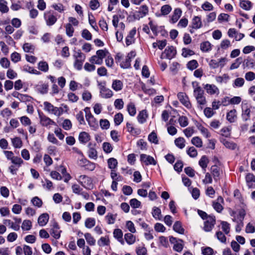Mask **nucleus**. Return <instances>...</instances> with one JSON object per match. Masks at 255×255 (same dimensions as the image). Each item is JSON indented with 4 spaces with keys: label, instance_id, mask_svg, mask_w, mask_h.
Wrapping results in <instances>:
<instances>
[{
    "label": "nucleus",
    "instance_id": "44",
    "mask_svg": "<svg viewBox=\"0 0 255 255\" xmlns=\"http://www.w3.org/2000/svg\"><path fill=\"white\" fill-rule=\"evenodd\" d=\"M191 143L197 147H201L203 146V142L201 138L195 136L191 139Z\"/></svg>",
    "mask_w": 255,
    "mask_h": 255
},
{
    "label": "nucleus",
    "instance_id": "3",
    "mask_svg": "<svg viewBox=\"0 0 255 255\" xmlns=\"http://www.w3.org/2000/svg\"><path fill=\"white\" fill-rule=\"evenodd\" d=\"M75 61L74 67L78 70H81L82 69L83 64L86 59V55L83 53L80 49L77 51H74L73 55Z\"/></svg>",
    "mask_w": 255,
    "mask_h": 255
},
{
    "label": "nucleus",
    "instance_id": "1",
    "mask_svg": "<svg viewBox=\"0 0 255 255\" xmlns=\"http://www.w3.org/2000/svg\"><path fill=\"white\" fill-rule=\"evenodd\" d=\"M192 86L194 88L193 95L197 103L200 106L202 109V106H204L206 104L207 101L206 98L204 96V92L199 85V83L196 82H192Z\"/></svg>",
    "mask_w": 255,
    "mask_h": 255
},
{
    "label": "nucleus",
    "instance_id": "13",
    "mask_svg": "<svg viewBox=\"0 0 255 255\" xmlns=\"http://www.w3.org/2000/svg\"><path fill=\"white\" fill-rule=\"evenodd\" d=\"M177 97L180 102L186 108H190L191 107V103L185 93L179 92L177 94Z\"/></svg>",
    "mask_w": 255,
    "mask_h": 255
},
{
    "label": "nucleus",
    "instance_id": "53",
    "mask_svg": "<svg viewBox=\"0 0 255 255\" xmlns=\"http://www.w3.org/2000/svg\"><path fill=\"white\" fill-rule=\"evenodd\" d=\"M124 117L122 113H119L114 116V122L116 126L120 125L123 121Z\"/></svg>",
    "mask_w": 255,
    "mask_h": 255
},
{
    "label": "nucleus",
    "instance_id": "62",
    "mask_svg": "<svg viewBox=\"0 0 255 255\" xmlns=\"http://www.w3.org/2000/svg\"><path fill=\"white\" fill-rule=\"evenodd\" d=\"M124 102L122 99H116L114 102V106L118 110H121L124 108Z\"/></svg>",
    "mask_w": 255,
    "mask_h": 255
},
{
    "label": "nucleus",
    "instance_id": "7",
    "mask_svg": "<svg viewBox=\"0 0 255 255\" xmlns=\"http://www.w3.org/2000/svg\"><path fill=\"white\" fill-rule=\"evenodd\" d=\"M176 54L175 48L173 46H168L162 53L160 58L171 59L173 58Z\"/></svg>",
    "mask_w": 255,
    "mask_h": 255
},
{
    "label": "nucleus",
    "instance_id": "23",
    "mask_svg": "<svg viewBox=\"0 0 255 255\" xmlns=\"http://www.w3.org/2000/svg\"><path fill=\"white\" fill-rule=\"evenodd\" d=\"M36 90L41 94H46L48 93L49 85L47 83H41L36 86Z\"/></svg>",
    "mask_w": 255,
    "mask_h": 255
},
{
    "label": "nucleus",
    "instance_id": "49",
    "mask_svg": "<svg viewBox=\"0 0 255 255\" xmlns=\"http://www.w3.org/2000/svg\"><path fill=\"white\" fill-rule=\"evenodd\" d=\"M152 214L156 220L161 219V210L159 208L154 207L152 209Z\"/></svg>",
    "mask_w": 255,
    "mask_h": 255
},
{
    "label": "nucleus",
    "instance_id": "12",
    "mask_svg": "<svg viewBox=\"0 0 255 255\" xmlns=\"http://www.w3.org/2000/svg\"><path fill=\"white\" fill-rule=\"evenodd\" d=\"M140 161L144 163L146 165L150 164L155 165L157 164V162L153 157L145 154H140Z\"/></svg>",
    "mask_w": 255,
    "mask_h": 255
},
{
    "label": "nucleus",
    "instance_id": "24",
    "mask_svg": "<svg viewBox=\"0 0 255 255\" xmlns=\"http://www.w3.org/2000/svg\"><path fill=\"white\" fill-rule=\"evenodd\" d=\"M227 120L231 123H234L237 118V111L235 109L231 110L227 114Z\"/></svg>",
    "mask_w": 255,
    "mask_h": 255
},
{
    "label": "nucleus",
    "instance_id": "4",
    "mask_svg": "<svg viewBox=\"0 0 255 255\" xmlns=\"http://www.w3.org/2000/svg\"><path fill=\"white\" fill-rule=\"evenodd\" d=\"M43 105L44 110L49 113L54 114L58 117H59L63 114V109L62 108L54 107L52 104L48 102H44L43 103Z\"/></svg>",
    "mask_w": 255,
    "mask_h": 255
},
{
    "label": "nucleus",
    "instance_id": "61",
    "mask_svg": "<svg viewBox=\"0 0 255 255\" xmlns=\"http://www.w3.org/2000/svg\"><path fill=\"white\" fill-rule=\"evenodd\" d=\"M198 66V63L196 60H191L187 64V68L191 70L195 69Z\"/></svg>",
    "mask_w": 255,
    "mask_h": 255
},
{
    "label": "nucleus",
    "instance_id": "64",
    "mask_svg": "<svg viewBox=\"0 0 255 255\" xmlns=\"http://www.w3.org/2000/svg\"><path fill=\"white\" fill-rule=\"evenodd\" d=\"M130 58L126 57V59L121 63L120 66L123 68H128L130 67Z\"/></svg>",
    "mask_w": 255,
    "mask_h": 255
},
{
    "label": "nucleus",
    "instance_id": "39",
    "mask_svg": "<svg viewBox=\"0 0 255 255\" xmlns=\"http://www.w3.org/2000/svg\"><path fill=\"white\" fill-rule=\"evenodd\" d=\"M108 167L112 170H115L117 167V160L114 158H110L108 160Z\"/></svg>",
    "mask_w": 255,
    "mask_h": 255
},
{
    "label": "nucleus",
    "instance_id": "21",
    "mask_svg": "<svg viewBox=\"0 0 255 255\" xmlns=\"http://www.w3.org/2000/svg\"><path fill=\"white\" fill-rule=\"evenodd\" d=\"M246 105H247L246 104ZM241 117L244 122H246L250 119L251 110L248 108V106H246V108H244V106L242 107Z\"/></svg>",
    "mask_w": 255,
    "mask_h": 255
},
{
    "label": "nucleus",
    "instance_id": "29",
    "mask_svg": "<svg viewBox=\"0 0 255 255\" xmlns=\"http://www.w3.org/2000/svg\"><path fill=\"white\" fill-rule=\"evenodd\" d=\"M124 239L128 244L130 245L133 244L135 242V236L133 235L131 233H127L124 236Z\"/></svg>",
    "mask_w": 255,
    "mask_h": 255
},
{
    "label": "nucleus",
    "instance_id": "57",
    "mask_svg": "<svg viewBox=\"0 0 255 255\" xmlns=\"http://www.w3.org/2000/svg\"><path fill=\"white\" fill-rule=\"evenodd\" d=\"M246 180L249 186H251L255 182V176L252 173H248L246 176Z\"/></svg>",
    "mask_w": 255,
    "mask_h": 255
},
{
    "label": "nucleus",
    "instance_id": "5",
    "mask_svg": "<svg viewBox=\"0 0 255 255\" xmlns=\"http://www.w3.org/2000/svg\"><path fill=\"white\" fill-rule=\"evenodd\" d=\"M98 86L100 89V94L102 98L108 99L113 96L112 91L106 88L105 82H99Z\"/></svg>",
    "mask_w": 255,
    "mask_h": 255
},
{
    "label": "nucleus",
    "instance_id": "17",
    "mask_svg": "<svg viewBox=\"0 0 255 255\" xmlns=\"http://www.w3.org/2000/svg\"><path fill=\"white\" fill-rule=\"evenodd\" d=\"M203 85L206 92L210 95H214L219 92L218 88L215 85L207 84Z\"/></svg>",
    "mask_w": 255,
    "mask_h": 255
},
{
    "label": "nucleus",
    "instance_id": "19",
    "mask_svg": "<svg viewBox=\"0 0 255 255\" xmlns=\"http://www.w3.org/2000/svg\"><path fill=\"white\" fill-rule=\"evenodd\" d=\"M127 130L133 135H137L141 133V130L139 128H135L131 123L128 122L126 124Z\"/></svg>",
    "mask_w": 255,
    "mask_h": 255
},
{
    "label": "nucleus",
    "instance_id": "18",
    "mask_svg": "<svg viewBox=\"0 0 255 255\" xmlns=\"http://www.w3.org/2000/svg\"><path fill=\"white\" fill-rule=\"evenodd\" d=\"M90 135L86 131H82L79 134L78 140L82 144H86L90 141Z\"/></svg>",
    "mask_w": 255,
    "mask_h": 255
},
{
    "label": "nucleus",
    "instance_id": "54",
    "mask_svg": "<svg viewBox=\"0 0 255 255\" xmlns=\"http://www.w3.org/2000/svg\"><path fill=\"white\" fill-rule=\"evenodd\" d=\"M84 237L86 240L87 242L90 246H94L95 245L96 241L94 238L92 236L91 234L87 233L85 234Z\"/></svg>",
    "mask_w": 255,
    "mask_h": 255
},
{
    "label": "nucleus",
    "instance_id": "60",
    "mask_svg": "<svg viewBox=\"0 0 255 255\" xmlns=\"http://www.w3.org/2000/svg\"><path fill=\"white\" fill-rule=\"evenodd\" d=\"M194 54L195 52L191 49L186 48H183L182 49V55L184 57H187L193 55Z\"/></svg>",
    "mask_w": 255,
    "mask_h": 255
},
{
    "label": "nucleus",
    "instance_id": "30",
    "mask_svg": "<svg viewBox=\"0 0 255 255\" xmlns=\"http://www.w3.org/2000/svg\"><path fill=\"white\" fill-rule=\"evenodd\" d=\"M123 83L120 80H114L113 81L112 88L116 91H119L122 89Z\"/></svg>",
    "mask_w": 255,
    "mask_h": 255
},
{
    "label": "nucleus",
    "instance_id": "46",
    "mask_svg": "<svg viewBox=\"0 0 255 255\" xmlns=\"http://www.w3.org/2000/svg\"><path fill=\"white\" fill-rule=\"evenodd\" d=\"M222 229L225 234L228 235L230 232V224L226 221H221Z\"/></svg>",
    "mask_w": 255,
    "mask_h": 255
},
{
    "label": "nucleus",
    "instance_id": "55",
    "mask_svg": "<svg viewBox=\"0 0 255 255\" xmlns=\"http://www.w3.org/2000/svg\"><path fill=\"white\" fill-rule=\"evenodd\" d=\"M172 10V7L168 4L163 5L161 8V15H166L169 14Z\"/></svg>",
    "mask_w": 255,
    "mask_h": 255
},
{
    "label": "nucleus",
    "instance_id": "38",
    "mask_svg": "<svg viewBox=\"0 0 255 255\" xmlns=\"http://www.w3.org/2000/svg\"><path fill=\"white\" fill-rule=\"evenodd\" d=\"M200 49L203 52H208L211 50V44L209 41H205L201 43Z\"/></svg>",
    "mask_w": 255,
    "mask_h": 255
},
{
    "label": "nucleus",
    "instance_id": "9",
    "mask_svg": "<svg viewBox=\"0 0 255 255\" xmlns=\"http://www.w3.org/2000/svg\"><path fill=\"white\" fill-rule=\"evenodd\" d=\"M216 224L215 216H209L206 221L204 222L203 230L207 232H211Z\"/></svg>",
    "mask_w": 255,
    "mask_h": 255
},
{
    "label": "nucleus",
    "instance_id": "15",
    "mask_svg": "<svg viewBox=\"0 0 255 255\" xmlns=\"http://www.w3.org/2000/svg\"><path fill=\"white\" fill-rule=\"evenodd\" d=\"M148 6L145 4L142 5L139 8V10L136 12L135 16L137 19H139L145 16L148 14Z\"/></svg>",
    "mask_w": 255,
    "mask_h": 255
},
{
    "label": "nucleus",
    "instance_id": "14",
    "mask_svg": "<svg viewBox=\"0 0 255 255\" xmlns=\"http://www.w3.org/2000/svg\"><path fill=\"white\" fill-rule=\"evenodd\" d=\"M40 124L44 127H47L51 125H56V123L51 119L45 115H39Z\"/></svg>",
    "mask_w": 255,
    "mask_h": 255
},
{
    "label": "nucleus",
    "instance_id": "10",
    "mask_svg": "<svg viewBox=\"0 0 255 255\" xmlns=\"http://www.w3.org/2000/svg\"><path fill=\"white\" fill-rule=\"evenodd\" d=\"M79 166L84 167L85 170L92 171L96 168V164L88 160L86 158L81 159L79 163Z\"/></svg>",
    "mask_w": 255,
    "mask_h": 255
},
{
    "label": "nucleus",
    "instance_id": "41",
    "mask_svg": "<svg viewBox=\"0 0 255 255\" xmlns=\"http://www.w3.org/2000/svg\"><path fill=\"white\" fill-rule=\"evenodd\" d=\"M89 22L91 26L95 29L96 31H98V27L97 25L94 16L92 14H89Z\"/></svg>",
    "mask_w": 255,
    "mask_h": 255
},
{
    "label": "nucleus",
    "instance_id": "32",
    "mask_svg": "<svg viewBox=\"0 0 255 255\" xmlns=\"http://www.w3.org/2000/svg\"><path fill=\"white\" fill-rule=\"evenodd\" d=\"M173 229L174 231L179 234H184V229L182 226L181 223L179 221H176L173 225Z\"/></svg>",
    "mask_w": 255,
    "mask_h": 255
},
{
    "label": "nucleus",
    "instance_id": "58",
    "mask_svg": "<svg viewBox=\"0 0 255 255\" xmlns=\"http://www.w3.org/2000/svg\"><path fill=\"white\" fill-rule=\"evenodd\" d=\"M116 215H113L112 213H108L105 218L108 224H113L115 223L116 218Z\"/></svg>",
    "mask_w": 255,
    "mask_h": 255
},
{
    "label": "nucleus",
    "instance_id": "2",
    "mask_svg": "<svg viewBox=\"0 0 255 255\" xmlns=\"http://www.w3.org/2000/svg\"><path fill=\"white\" fill-rule=\"evenodd\" d=\"M59 17L58 13L53 10H46L43 13V18L46 25L48 27L54 25L57 22Z\"/></svg>",
    "mask_w": 255,
    "mask_h": 255
},
{
    "label": "nucleus",
    "instance_id": "47",
    "mask_svg": "<svg viewBox=\"0 0 255 255\" xmlns=\"http://www.w3.org/2000/svg\"><path fill=\"white\" fill-rule=\"evenodd\" d=\"M7 2L5 0H0V11L2 13H7L9 8L7 5Z\"/></svg>",
    "mask_w": 255,
    "mask_h": 255
},
{
    "label": "nucleus",
    "instance_id": "48",
    "mask_svg": "<svg viewBox=\"0 0 255 255\" xmlns=\"http://www.w3.org/2000/svg\"><path fill=\"white\" fill-rule=\"evenodd\" d=\"M148 140L154 144L158 143V139L156 133L153 131L151 132L148 136Z\"/></svg>",
    "mask_w": 255,
    "mask_h": 255
},
{
    "label": "nucleus",
    "instance_id": "36",
    "mask_svg": "<svg viewBox=\"0 0 255 255\" xmlns=\"http://www.w3.org/2000/svg\"><path fill=\"white\" fill-rule=\"evenodd\" d=\"M38 68L42 72H47L49 70V66L46 61H40L38 64Z\"/></svg>",
    "mask_w": 255,
    "mask_h": 255
},
{
    "label": "nucleus",
    "instance_id": "37",
    "mask_svg": "<svg viewBox=\"0 0 255 255\" xmlns=\"http://www.w3.org/2000/svg\"><path fill=\"white\" fill-rule=\"evenodd\" d=\"M96 220L94 218H88L85 222V226L87 228L91 229L95 226Z\"/></svg>",
    "mask_w": 255,
    "mask_h": 255
},
{
    "label": "nucleus",
    "instance_id": "45",
    "mask_svg": "<svg viewBox=\"0 0 255 255\" xmlns=\"http://www.w3.org/2000/svg\"><path fill=\"white\" fill-rule=\"evenodd\" d=\"M100 246H108L110 244V240L108 236L102 237L98 242Z\"/></svg>",
    "mask_w": 255,
    "mask_h": 255
},
{
    "label": "nucleus",
    "instance_id": "33",
    "mask_svg": "<svg viewBox=\"0 0 255 255\" xmlns=\"http://www.w3.org/2000/svg\"><path fill=\"white\" fill-rule=\"evenodd\" d=\"M175 144L180 149H183L185 146V140L183 137H178L174 140Z\"/></svg>",
    "mask_w": 255,
    "mask_h": 255
},
{
    "label": "nucleus",
    "instance_id": "51",
    "mask_svg": "<svg viewBox=\"0 0 255 255\" xmlns=\"http://www.w3.org/2000/svg\"><path fill=\"white\" fill-rule=\"evenodd\" d=\"M89 61L92 64L101 65L103 63L102 59H101L97 55L92 56L90 59Z\"/></svg>",
    "mask_w": 255,
    "mask_h": 255
},
{
    "label": "nucleus",
    "instance_id": "63",
    "mask_svg": "<svg viewBox=\"0 0 255 255\" xmlns=\"http://www.w3.org/2000/svg\"><path fill=\"white\" fill-rule=\"evenodd\" d=\"M129 204L133 208H138L141 206V202L135 198L130 200Z\"/></svg>",
    "mask_w": 255,
    "mask_h": 255
},
{
    "label": "nucleus",
    "instance_id": "11",
    "mask_svg": "<svg viewBox=\"0 0 255 255\" xmlns=\"http://www.w3.org/2000/svg\"><path fill=\"white\" fill-rule=\"evenodd\" d=\"M96 146V143L90 142L88 143L89 150L88 153L89 157L91 159H96L98 158V152L95 148Z\"/></svg>",
    "mask_w": 255,
    "mask_h": 255
},
{
    "label": "nucleus",
    "instance_id": "40",
    "mask_svg": "<svg viewBox=\"0 0 255 255\" xmlns=\"http://www.w3.org/2000/svg\"><path fill=\"white\" fill-rule=\"evenodd\" d=\"M127 111L131 116H134L136 114V108L133 103H130L128 105Z\"/></svg>",
    "mask_w": 255,
    "mask_h": 255
},
{
    "label": "nucleus",
    "instance_id": "25",
    "mask_svg": "<svg viewBox=\"0 0 255 255\" xmlns=\"http://www.w3.org/2000/svg\"><path fill=\"white\" fill-rule=\"evenodd\" d=\"M211 172L215 181H217L219 179L220 175V167L217 165H213L211 168Z\"/></svg>",
    "mask_w": 255,
    "mask_h": 255
},
{
    "label": "nucleus",
    "instance_id": "50",
    "mask_svg": "<svg viewBox=\"0 0 255 255\" xmlns=\"http://www.w3.org/2000/svg\"><path fill=\"white\" fill-rule=\"evenodd\" d=\"M66 33L68 36L71 37L73 36L74 31V29L73 27L72 24L68 23L65 25Z\"/></svg>",
    "mask_w": 255,
    "mask_h": 255
},
{
    "label": "nucleus",
    "instance_id": "20",
    "mask_svg": "<svg viewBox=\"0 0 255 255\" xmlns=\"http://www.w3.org/2000/svg\"><path fill=\"white\" fill-rule=\"evenodd\" d=\"M182 14V10L179 8H175L171 16L170 22L172 23H176Z\"/></svg>",
    "mask_w": 255,
    "mask_h": 255
},
{
    "label": "nucleus",
    "instance_id": "52",
    "mask_svg": "<svg viewBox=\"0 0 255 255\" xmlns=\"http://www.w3.org/2000/svg\"><path fill=\"white\" fill-rule=\"evenodd\" d=\"M252 5V2L249 0H243L240 2V6L245 10H249Z\"/></svg>",
    "mask_w": 255,
    "mask_h": 255
},
{
    "label": "nucleus",
    "instance_id": "27",
    "mask_svg": "<svg viewBox=\"0 0 255 255\" xmlns=\"http://www.w3.org/2000/svg\"><path fill=\"white\" fill-rule=\"evenodd\" d=\"M202 26L201 18L196 16L193 17L192 20V27L194 29H199Z\"/></svg>",
    "mask_w": 255,
    "mask_h": 255
},
{
    "label": "nucleus",
    "instance_id": "16",
    "mask_svg": "<svg viewBox=\"0 0 255 255\" xmlns=\"http://www.w3.org/2000/svg\"><path fill=\"white\" fill-rule=\"evenodd\" d=\"M61 231L60 230L59 226L57 223L54 222L50 231L51 235L55 239H58L60 237Z\"/></svg>",
    "mask_w": 255,
    "mask_h": 255
},
{
    "label": "nucleus",
    "instance_id": "22",
    "mask_svg": "<svg viewBox=\"0 0 255 255\" xmlns=\"http://www.w3.org/2000/svg\"><path fill=\"white\" fill-rule=\"evenodd\" d=\"M136 28L134 27L129 32L128 36L126 38V43L127 46H129V45L131 44L132 42H133L132 39L136 34Z\"/></svg>",
    "mask_w": 255,
    "mask_h": 255
},
{
    "label": "nucleus",
    "instance_id": "6",
    "mask_svg": "<svg viewBox=\"0 0 255 255\" xmlns=\"http://www.w3.org/2000/svg\"><path fill=\"white\" fill-rule=\"evenodd\" d=\"M3 152L7 159L10 160L12 164L19 165L20 163H23V160L18 156H14L12 151L3 150Z\"/></svg>",
    "mask_w": 255,
    "mask_h": 255
},
{
    "label": "nucleus",
    "instance_id": "26",
    "mask_svg": "<svg viewBox=\"0 0 255 255\" xmlns=\"http://www.w3.org/2000/svg\"><path fill=\"white\" fill-rule=\"evenodd\" d=\"M49 218V215L47 213H43L39 217L38 223L40 226H44L47 223Z\"/></svg>",
    "mask_w": 255,
    "mask_h": 255
},
{
    "label": "nucleus",
    "instance_id": "59",
    "mask_svg": "<svg viewBox=\"0 0 255 255\" xmlns=\"http://www.w3.org/2000/svg\"><path fill=\"white\" fill-rule=\"evenodd\" d=\"M81 35L83 38L87 40H90L92 38V34L87 29H84L82 30Z\"/></svg>",
    "mask_w": 255,
    "mask_h": 255
},
{
    "label": "nucleus",
    "instance_id": "35",
    "mask_svg": "<svg viewBox=\"0 0 255 255\" xmlns=\"http://www.w3.org/2000/svg\"><path fill=\"white\" fill-rule=\"evenodd\" d=\"M11 142L13 147L16 148H19L22 146V142L18 137L11 138Z\"/></svg>",
    "mask_w": 255,
    "mask_h": 255
},
{
    "label": "nucleus",
    "instance_id": "28",
    "mask_svg": "<svg viewBox=\"0 0 255 255\" xmlns=\"http://www.w3.org/2000/svg\"><path fill=\"white\" fill-rule=\"evenodd\" d=\"M147 117L148 115L146 111L143 110L139 112L137 117V119L139 123L143 124L146 122Z\"/></svg>",
    "mask_w": 255,
    "mask_h": 255
},
{
    "label": "nucleus",
    "instance_id": "42",
    "mask_svg": "<svg viewBox=\"0 0 255 255\" xmlns=\"http://www.w3.org/2000/svg\"><path fill=\"white\" fill-rule=\"evenodd\" d=\"M23 70L25 72L35 75H38L41 74L40 71H37V70L34 69L33 67L28 66V65H24L23 66Z\"/></svg>",
    "mask_w": 255,
    "mask_h": 255
},
{
    "label": "nucleus",
    "instance_id": "56",
    "mask_svg": "<svg viewBox=\"0 0 255 255\" xmlns=\"http://www.w3.org/2000/svg\"><path fill=\"white\" fill-rule=\"evenodd\" d=\"M32 227V223L30 220H25L23 221L21 228L23 230L28 231L30 230Z\"/></svg>",
    "mask_w": 255,
    "mask_h": 255
},
{
    "label": "nucleus",
    "instance_id": "43",
    "mask_svg": "<svg viewBox=\"0 0 255 255\" xmlns=\"http://www.w3.org/2000/svg\"><path fill=\"white\" fill-rule=\"evenodd\" d=\"M221 141L227 148L233 150L236 148L237 145L235 143L228 141L226 139H223Z\"/></svg>",
    "mask_w": 255,
    "mask_h": 255
},
{
    "label": "nucleus",
    "instance_id": "8",
    "mask_svg": "<svg viewBox=\"0 0 255 255\" xmlns=\"http://www.w3.org/2000/svg\"><path fill=\"white\" fill-rule=\"evenodd\" d=\"M78 182L85 188H90L93 185L92 178L86 175H80L77 179Z\"/></svg>",
    "mask_w": 255,
    "mask_h": 255
},
{
    "label": "nucleus",
    "instance_id": "34",
    "mask_svg": "<svg viewBox=\"0 0 255 255\" xmlns=\"http://www.w3.org/2000/svg\"><path fill=\"white\" fill-rule=\"evenodd\" d=\"M209 163V160L208 157L203 155L202 156L201 158L200 159L199 161V164L202 167V168L205 170L206 167H207L208 163Z\"/></svg>",
    "mask_w": 255,
    "mask_h": 255
},
{
    "label": "nucleus",
    "instance_id": "31",
    "mask_svg": "<svg viewBox=\"0 0 255 255\" xmlns=\"http://www.w3.org/2000/svg\"><path fill=\"white\" fill-rule=\"evenodd\" d=\"M196 127L200 131L201 133L206 137L208 138L210 137L211 134L209 133L208 129L203 127L201 124L198 123L196 125Z\"/></svg>",
    "mask_w": 255,
    "mask_h": 255
}]
</instances>
